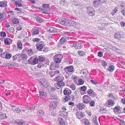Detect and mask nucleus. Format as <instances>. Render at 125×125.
<instances>
[{
  "instance_id": "f257e3e1",
  "label": "nucleus",
  "mask_w": 125,
  "mask_h": 125,
  "mask_svg": "<svg viewBox=\"0 0 125 125\" xmlns=\"http://www.w3.org/2000/svg\"><path fill=\"white\" fill-rule=\"evenodd\" d=\"M63 71L64 72V73L66 74L69 76L75 71V69L73 66L70 65L65 67L63 69Z\"/></svg>"
},
{
  "instance_id": "f03ea898",
  "label": "nucleus",
  "mask_w": 125,
  "mask_h": 125,
  "mask_svg": "<svg viewBox=\"0 0 125 125\" xmlns=\"http://www.w3.org/2000/svg\"><path fill=\"white\" fill-rule=\"evenodd\" d=\"M63 93L65 95L64 97V99L65 100V102L67 101L70 99L69 95L71 94V91L70 90L67 88L64 90Z\"/></svg>"
},
{
  "instance_id": "7ed1b4c3",
  "label": "nucleus",
  "mask_w": 125,
  "mask_h": 125,
  "mask_svg": "<svg viewBox=\"0 0 125 125\" xmlns=\"http://www.w3.org/2000/svg\"><path fill=\"white\" fill-rule=\"evenodd\" d=\"M64 79V78L63 75L61 74H60L55 78L54 80L57 81L58 82H59L60 84L62 83V85H65Z\"/></svg>"
},
{
  "instance_id": "20e7f679",
  "label": "nucleus",
  "mask_w": 125,
  "mask_h": 125,
  "mask_svg": "<svg viewBox=\"0 0 125 125\" xmlns=\"http://www.w3.org/2000/svg\"><path fill=\"white\" fill-rule=\"evenodd\" d=\"M49 4H44L42 5L41 9L42 10V13L45 14H47L49 11Z\"/></svg>"
},
{
  "instance_id": "39448f33",
  "label": "nucleus",
  "mask_w": 125,
  "mask_h": 125,
  "mask_svg": "<svg viewBox=\"0 0 125 125\" xmlns=\"http://www.w3.org/2000/svg\"><path fill=\"white\" fill-rule=\"evenodd\" d=\"M63 56L62 54H57L55 55L54 57V62L56 63H59L61 62V60L63 58Z\"/></svg>"
},
{
  "instance_id": "423d86ee",
  "label": "nucleus",
  "mask_w": 125,
  "mask_h": 125,
  "mask_svg": "<svg viewBox=\"0 0 125 125\" xmlns=\"http://www.w3.org/2000/svg\"><path fill=\"white\" fill-rule=\"evenodd\" d=\"M37 49L40 51L45 52V45L43 42L39 43L36 45Z\"/></svg>"
},
{
  "instance_id": "0eeeda50",
  "label": "nucleus",
  "mask_w": 125,
  "mask_h": 125,
  "mask_svg": "<svg viewBox=\"0 0 125 125\" xmlns=\"http://www.w3.org/2000/svg\"><path fill=\"white\" fill-rule=\"evenodd\" d=\"M87 12L89 15L92 16L95 14V11L94 9L91 6H88L86 7Z\"/></svg>"
},
{
  "instance_id": "6e6552de",
  "label": "nucleus",
  "mask_w": 125,
  "mask_h": 125,
  "mask_svg": "<svg viewBox=\"0 0 125 125\" xmlns=\"http://www.w3.org/2000/svg\"><path fill=\"white\" fill-rule=\"evenodd\" d=\"M123 32H116L115 34L114 37L116 39L118 40H120L123 38Z\"/></svg>"
},
{
  "instance_id": "1a4fd4ad",
  "label": "nucleus",
  "mask_w": 125,
  "mask_h": 125,
  "mask_svg": "<svg viewBox=\"0 0 125 125\" xmlns=\"http://www.w3.org/2000/svg\"><path fill=\"white\" fill-rule=\"evenodd\" d=\"M83 102L84 103H89L91 100V98L87 95H84L83 97Z\"/></svg>"
},
{
  "instance_id": "9d476101",
  "label": "nucleus",
  "mask_w": 125,
  "mask_h": 125,
  "mask_svg": "<svg viewBox=\"0 0 125 125\" xmlns=\"http://www.w3.org/2000/svg\"><path fill=\"white\" fill-rule=\"evenodd\" d=\"M18 125H28L25 121L22 119H17L14 121Z\"/></svg>"
},
{
  "instance_id": "9b49d317",
  "label": "nucleus",
  "mask_w": 125,
  "mask_h": 125,
  "mask_svg": "<svg viewBox=\"0 0 125 125\" xmlns=\"http://www.w3.org/2000/svg\"><path fill=\"white\" fill-rule=\"evenodd\" d=\"M59 67V65L58 64H53L50 65L49 68L50 70H53L58 69Z\"/></svg>"
},
{
  "instance_id": "f8f14e48",
  "label": "nucleus",
  "mask_w": 125,
  "mask_h": 125,
  "mask_svg": "<svg viewBox=\"0 0 125 125\" xmlns=\"http://www.w3.org/2000/svg\"><path fill=\"white\" fill-rule=\"evenodd\" d=\"M39 84L41 86H42L44 87H46V86L48 84L46 82V80L44 79H43L39 82Z\"/></svg>"
},
{
  "instance_id": "ddd939ff",
  "label": "nucleus",
  "mask_w": 125,
  "mask_h": 125,
  "mask_svg": "<svg viewBox=\"0 0 125 125\" xmlns=\"http://www.w3.org/2000/svg\"><path fill=\"white\" fill-rule=\"evenodd\" d=\"M57 105L56 103L54 102H51L49 105V109H54L56 107Z\"/></svg>"
},
{
  "instance_id": "4468645a",
  "label": "nucleus",
  "mask_w": 125,
  "mask_h": 125,
  "mask_svg": "<svg viewBox=\"0 0 125 125\" xmlns=\"http://www.w3.org/2000/svg\"><path fill=\"white\" fill-rule=\"evenodd\" d=\"M31 34L32 36H35L36 35L39 34V30L36 29H33L31 31Z\"/></svg>"
},
{
  "instance_id": "2eb2a0df",
  "label": "nucleus",
  "mask_w": 125,
  "mask_h": 125,
  "mask_svg": "<svg viewBox=\"0 0 125 125\" xmlns=\"http://www.w3.org/2000/svg\"><path fill=\"white\" fill-rule=\"evenodd\" d=\"M4 40V42L6 45H10L12 43V41L10 38L5 39Z\"/></svg>"
},
{
  "instance_id": "dca6fc26",
  "label": "nucleus",
  "mask_w": 125,
  "mask_h": 125,
  "mask_svg": "<svg viewBox=\"0 0 125 125\" xmlns=\"http://www.w3.org/2000/svg\"><path fill=\"white\" fill-rule=\"evenodd\" d=\"M50 99L54 100V101L55 102V101H56V100L57 99V97L56 94L54 93H53L50 94Z\"/></svg>"
},
{
  "instance_id": "f3484780",
  "label": "nucleus",
  "mask_w": 125,
  "mask_h": 125,
  "mask_svg": "<svg viewBox=\"0 0 125 125\" xmlns=\"http://www.w3.org/2000/svg\"><path fill=\"white\" fill-rule=\"evenodd\" d=\"M74 23L73 21L67 19L66 20V24L69 26H73Z\"/></svg>"
},
{
  "instance_id": "a211bd4d",
  "label": "nucleus",
  "mask_w": 125,
  "mask_h": 125,
  "mask_svg": "<svg viewBox=\"0 0 125 125\" xmlns=\"http://www.w3.org/2000/svg\"><path fill=\"white\" fill-rule=\"evenodd\" d=\"M39 93L40 94L39 95L41 98H44L47 96L46 93V92L40 91Z\"/></svg>"
},
{
  "instance_id": "6ab92c4d",
  "label": "nucleus",
  "mask_w": 125,
  "mask_h": 125,
  "mask_svg": "<svg viewBox=\"0 0 125 125\" xmlns=\"http://www.w3.org/2000/svg\"><path fill=\"white\" fill-rule=\"evenodd\" d=\"M7 1H0V7H6L7 6Z\"/></svg>"
},
{
  "instance_id": "aec40b11",
  "label": "nucleus",
  "mask_w": 125,
  "mask_h": 125,
  "mask_svg": "<svg viewBox=\"0 0 125 125\" xmlns=\"http://www.w3.org/2000/svg\"><path fill=\"white\" fill-rule=\"evenodd\" d=\"M58 120L60 125H65V122L63 119L61 118H58Z\"/></svg>"
},
{
  "instance_id": "412c9836",
  "label": "nucleus",
  "mask_w": 125,
  "mask_h": 125,
  "mask_svg": "<svg viewBox=\"0 0 125 125\" xmlns=\"http://www.w3.org/2000/svg\"><path fill=\"white\" fill-rule=\"evenodd\" d=\"M77 118L79 119L84 117V115L82 112L78 113H76Z\"/></svg>"
},
{
  "instance_id": "4be33fe9",
  "label": "nucleus",
  "mask_w": 125,
  "mask_h": 125,
  "mask_svg": "<svg viewBox=\"0 0 125 125\" xmlns=\"http://www.w3.org/2000/svg\"><path fill=\"white\" fill-rule=\"evenodd\" d=\"M77 107L79 108V109H82L84 108L85 106L83 103H79L77 105Z\"/></svg>"
},
{
  "instance_id": "5701e85b",
  "label": "nucleus",
  "mask_w": 125,
  "mask_h": 125,
  "mask_svg": "<svg viewBox=\"0 0 125 125\" xmlns=\"http://www.w3.org/2000/svg\"><path fill=\"white\" fill-rule=\"evenodd\" d=\"M46 88L47 90L50 92L54 91L55 90V88L53 87H51L50 86L48 85V84H47V85L46 86Z\"/></svg>"
},
{
  "instance_id": "b1692460",
  "label": "nucleus",
  "mask_w": 125,
  "mask_h": 125,
  "mask_svg": "<svg viewBox=\"0 0 125 125\" xmlns=\"http://www.w3.org/2000/svg\"><path fill=\"white\" fill-rule=\"evenodd\" d=\"M73 46L76 49H79L81 48V44L79 43H77L75 44H73Z\"/></svg>"
},
{
  "instance_id": "393cba45",
  "label": "nucleus",
  "mask_w": 125,
  "mask_h": 125,
  "mask_svg": "<svg viewBox=\"0 0 125 125\" xmlns=\"http://www.w3.org/2000/svg\"><path fill=\"white\" fill-rule=\"evenodd\" d=\"M21 1L20 0H17L15 2V4L17 7H21L22 5L21 4Z\"/></svg>"
},
{
  "instance_id": "a878e982",
  "label": "nucleus",
  "mask_w": 125,
  "mask_h": 125,
  "mask_svg": "<svg viewBox=\"0 0 125 125\" xmlns=\"http://www.w3.org/2000/svg\"><path fill=\"white\" fill-rule=\"evenodd\" d=\"M108 105L111 106L115 104L114 101L111 99H110L108 100Z\"/></svg>"
},
{
  "instance_id": "bb28decb",
  "label": "nucleus",
  "mask_w": 125,
  "mask_h": 125,
  "mask_svg": "<svg viewBox=\"0 0 125 125\" xmlns=\"http://www.w3.org/2000/svg\"><path fill=\"white\" fill-rule=\"evenodd\" d=\"M27 53L28 56H30L32 55L33 52L32 50L31 49H28L27 51Z\"/></svg>"
},
{
  "instance_id": "cd10ccee",
  "label": "nucleus",
  "mask_w": 125,
  "mask_h": 125,
  "mask_svg": "<svg viewBox=\"0 0 125 125\" xmlns=\"http://www.w3.org/2000/svg\"><path fill=\"white\" fill-rule=\"evenodd\" d=\"M81 73L83 75H86L88 73V72L86 69H84L81 71Z\"/></svg>"
},
{
  "instance_id": "c85d7f7f",
  "label": "nucleus",
  "mask_w": 125,
  "mask_h": 125,
  "mask_svg": "<svg viewBox=\"0 0 125 125\" xmlns=\"http://www.w3.org/2000/svg\"><path fill=\"white\" fill-rule=\"evenodd\" d=\"M6 13L4 12H2L0 13V20L4 19L5 18Z\"/></svg>"
},
{
  "instance_id": "c756f323",
  "label": "nucleus",
  "mask_w": 125,
  "mask_h": 125,
  "mask_svg": "<svg viewBox=\"0 0 125 125\" xmlns=\"http://www.w3.org/2000/svg\"><path fill=\"white\" fill-rule=\"evenodd\" d=\"M7 118L6 114H3L1 112H0V119H6Z\"/></svg>"
},
{
  "instance_id": "7c9ffc66",
  "label": "nucleus",
  "mask_w": 125,
  "mask_h": 125,
  "mask_svg": "<svg viewBox=\"0 0 125 125\" xmlns=\"http://www.w3.org/2000/svg\"><path fill=\"white\" fill-rule=\"evenodd\" d=\"M17 45L19 50H21L22 49V44L20 41L18 42Z\"/></svg>"
},
{
  "instance_id": "2f4dec72",
  "label": "nucleus",
  "mask_w": 125,
  "mask_h": 125,
  "mask_svg": "<svg viewBox=\"0 0 125 125\" xmlns=\"http://www.w3.org/2000/svg\"><path fill=\"white\" fill-rule=\"evenodd\" d=\"M62 83L60 84L59 83V82H58L57 83L55 84V86L57 89H59L61 87V86H65V85H62Z\"/></svg>"
},
{
  "instance_id": "473e14b6",
  "label": "nucleus",
  "mask_w": 125,
  "mask_h": 125,
  "mask_svg": "<svg viewBox=\"0 0 125 125\" xmlns=\"http://www.w3.org/2000/svg\"><path fill=\"white\" fill-rule=\"evenodd\" d=\"M49 31L51 32H55L57 31V30L53 28L50 27L49 28Z\"/></svg>"
},
{
  "instance_id": "72a5a7b5",
  "label": "nucleus",
  "mask_w": 125,
  "mask_h": 125,
  "mask_svg": "<svg viewBox=\"0 0 125 125\" xmlns=\"http://www.w3.org/2000/svg\"><path fill=\"white\" fill-rule=\"evenodd\" d=\"M66 20L67 19H65L60 20L59 21V23H60L62 25H63L64 24H65V25H66Z\"/></svg>"
},
{
  "instance_id": "f704fd0d",
  "label": "nucleus",
  "mask_w": 125,
  "mask_h": 125,
  "mask_svg": "<svg viewBox=\"0 0 125 125\" xmlns=\"http://www.w3.org/2000/svg\"><path fill=\"white\" fill-rule=\"evenodd\" d=\"M66 41V39L65 38L62 37L60 40L59 43L62 44L65 42Z\"/></svg>"
},
{
  "instance_id": "c9c22d12",
  "label": "nucleus",
  "mask_w": 125,
  "mask_h": 125,
  "mask_svg": "<svg viewBox=\"0 0 125 125\" xmlns=\"http://www.w3.org/2000/svg\"><path fill=\"white\" fill-rule=\"evenodd\" d=\"M12 23L14 24L18 23L19 22V20L17 18H15L12 21Z\"/></svg>"
},
{
  "instance_id": "e433bc0d",
  "label": "nucleus",
  "mask_w": 125,
  "mask_h": 125,
  "mask_svg": "<svg viewBox=\"0 0 125 125\" xmlns=\"http://www.w3.org/2000/svg\"><path fill=\"white\" fill-rule=\"evenodd\" d=\"M118 11V8L117 7H115L112 10L111 14L113 16Z\"/></svg>"
},
{
  "instance_id": "4c0bfd02",
  "label": "nucleus",
  "mask_w": 125,
  "mask_h": 125,
  "mask_svg": "<svg viewBox=\"0 0 125 125\" xmlns=\"http://www.w3.org/2000/svg\"><path fill=\"white\" fill-rule=\"evenodd\" d=\"M38 59L39 61L41 62H43L45 60V58L42 55L39 56L38 58Z\"/></svg>"
},
{
  "instance_id": "58836bf2",
  "label": "nucleus",
  "mask_w": 125,
  "mask_h": 125,
  "mask_svg": "<svg viewBox=\"0 0 125 125\" xmlns=\"http://www.w3.org/2000/svg\"><path fill=\"white\" fill-rule=\"evenodd\" d=\"M115 69L113 65L110 66L108 68V70L110 72H113Z\"/></svg>"
},
{
  "instance_id": "ea45409f",
  "label": "nucleus",
  "mask_w": 125,
  "mask_h": 125,
  "mask_svg": "<svg viewBox=\"0 0 125 125\" xmlns=\"http://www.w3.org/2000/svg\"><path fill=\"white\" fill-rule=\"evenodd\" d=\"M32 40L33 41L36 42H39L40 40V39L37 38H33L32 39Z\"/></svg>"
},
{
  "instance_id": "a19ab883",
  "label": "nucleus",
  "mask_w": 125,
  "mask_h": 125,
  "mask_svg": "<svg viewBox=\"0 0 125 125\" xmlns=\"http://www.w3.org/2000/svg\"><path fill=\"white\" fill-rule=\"evenodd\" d=\"M79 55L81 56H83L85 54V52L82 51H79L78 52Z\"/></svg>"
},
{
  "instance_id": "79ce46f5",
  "label": "nucleus",
  "mask_w": 125,
  "mask_h": 125,
  "mask_svg": "<svg viewBox=\"0 0 125 125\" xmlns=\"http://www.w3.org/2000/svg\"><path fill=\"white\" fill-rule=\"evenodd\" d=\"M21 58L22 59V60H25L27 59V55L24 54H22L21 55Z\"/></svg>"
},
{
  "instance_id": "37998d69",
  "label": "nucleus",
  "mask_w": 125,
  "mask_h": 125,
  "mask_svg": "<svg viewBox=\"0 0 125 125\" xmlns=\"http://www.w3.org/2000/svg\"><path fill=\"white\" fill-rule=\"evenodd\" d=\"M36 20L39 23H41L43 21L42 18L38 17H37Z\"/></svg>"
},
{
  "instance_id": "c03bdc74",
  "label": "nucleus",
  "mask_w": 125,
  "mask_h": 125,
  "mask_svg": "<svg viewBox=\"0 0 125 125\" xmlns=\"http://www.w3.org/2000/svg\"><path fill=\"white\" fill-rule=\"evenodd\" d=\"M93 121L95 124H97L98 123L97 121V117L95 115H94L93 116Z\"/></svg>"
},
{
  "instance_id": "a18cd8bd",
  "label": "nucleus",
  "mask_w": 125,
  "mask_h": 125,
  "mask_svg": "<svg viewBox=\"0 0 125 125\" xmlns=\"http://www.w3.org/2000/svg\"><path fill=\"white\" fill-rule=\"evenodd\" d=\"M65 0H59L60 4L62 5H64L65 4Z\"/></svg>"
},
{
  "instance_id": "49530a36",
  "label": "nucleus",
  "mask_w": 125,
  "mask_h": 125,
  "mask_svg": "<svg viewBox=\"0 0 125 125\" xmlns=\"http://www.w3.org/2000/svg\"><path fill=\"white\" fill-rule=\"evenodd\" d=\"M84 124L85 125H91V123L88 119L85 120Z\"/></svg>"
},
{
  "instance_id": "de8ad7c7",
  "label": "nucleus",
  "mask_w": 125,
  "mask_h": 125,
  "mask_svg": "<svg viewBox=\"0 0 125 125\" xmlns=\"http://www.w3.org/2000/svg\"><path fill=\"white\" fill-rule=\"evenodd\" d=\"M80 90H81L85 92L86 90V88L85 86H83L81 87Z\"/></svg>"
},
{
  "instance_id": "09e8293b",
  "label": "nucleus",
  "mask_w": 125,
  "mask_h": 125,
  "mask_svg": "<svg viewBox=\"0 0 125 125\" xmlns=\"http://www.w3.org/2000/svg\"><path fill=\"white\" fill-rule=\"evenodd\" d=\"M11 55L9 53H6L5 58L7 59H10L11 57Z\"/></svg>"
},
{
  "instance_id": "8fccbe9b",
  "label": "nucleus",
  "mask_w": 125,
  "mask_h": 125,
  "mask_svg": "<svg viewBox=\"0 0 125 125\" xmlns=\"http://www.w3.org/2000/svg\"><path fill=\"white\" fill-rule=\"evenodd\" d=\"M43 113L42 110H39V111L37 112V114L38 115L41 116V115H42Z\"/></svg>"
},
{
  "instance_id": "3c124183",
  "label": "nucleus",
  "mask_w": 125,
  "mask_h": 125,
  "mask_svg": "<svg viewBox=\"0 0 125 125\" xmlns=\"http://www.w3.org/2000/svg\"><path fill=\"white\" fill-rule=\"evenodd\" d=\"M101 62L102 63V65L103 66L105 67L107 66V63L105 61L102 60Z\"/></svg>"
},
{
  "instance_id": "603ef678",
  "label": "nucleus",
  "mask_w": 125,
  "mask_h": 125,
  "mask_svg": "<svg viewBox=\"0 0 125 125\" xmlns=\"http://www.w3.org/2000/svg\"><path fill=\"white\" fill-rule=\"evenodd\" d=\"M70 87L73 90H75L76 88L75 85L74 84H72L70 85Z\"/></svg>"
},
{
  "instance_id": "864d4df0",
  "label": "nucleus",
  "mask_w": 125,
  "mask_h": 125,
  "mask_svg": "<svg viewBox=\"0 0 125 125\" xmlns=\"http://www.w3.org/2000/svg\"><path fill=\"white\" fill-rule=\"evenodd\" d=\"M0 36L2 37H5L6 36V34L5 32L4 31L1 32L0 34Z\"/></svg>"
},
{
  "instance_id": "5fc2aeb1",
  "label": "nucleus",
  "mask_w": 125,
  "mask_h": 125,
  "mask_svg": "<svg viewBox=\"0 0 125 125\" xmlns=\"http://www.w3.org/2000/svg\"><path fill=\"white\" fill-rule=\"evenodd\" d=\"M38 59L36 58H35L33 61V64H35L38 63Z\"/></svg>"
},
{
  "instance_id": "6e6d98bb",
  "label": "nucleus",
  "mask_w": 125,
  "mask_h": 125,
  "mask_svg": "<svg viewBox=\"0 0 125 125\" xmlns=\"http://www.w3.org/2000/svg\"><path fill=\"white\" fill-rule=\"evenodd\" d=\"M87 92L88 94L91 96V94H93V91L90 89H89L87 90Z\"/></svg>"
},
{
  "instance_id": "4d7b16f0",
  "label": "nucleus",
  "mask_w": 125,
  "mask_h": 125,
  "mask_svg": "<svg viewBox=\"0 0 125 125\" xmlns=\"http://www.w3.org/2000/svg\"><path fill=\"white\" fill-rule=\"evenodd\" d=\"M78 83L79 85H82L84 83V81L82 79H80L78 80Z\"/></svg>"
},
{
  "instance_id": "13d9d810",
  "label": "nucleus",
  "mask_w": 125,
  "mask_h": 125,
  "mask_svg": "<svg viewBox=\"0 0 125 125\" xmlns=\"http://www.w3.org/2000/svg\"><path fill=\"white\" fill-rule=\"evenodd\" d=\"M35 106H34V107H27L26 108V107H25V108H24V107H23V108H21L22 109H24L25 108V109H28V110H29V109H34L35 108Z\"/></svg>"
},
{
  "instance_id": "bf43d9fd",
  "label": "nucleus",
  "mask_w": 125,
  "mask_h": 125,
  "mask_svg": "<svg viewBox=\"0 0 125 125\" xmlns=\"http://www.w3.org/2000/svg\"><path fill=\"white\" fill-rule=\"evenodd\" d=\"M16 29L18 31H20L22 30V28L20 25H18L16 26Z\"/></svg>"
},
{
  "instance_id": "052dcab7",
  "label": "nucleus",
  "mask_w": 125,
  "mask_h": 125,
  "mask_svg": "<svg viewBox=\"0 0 125 125\" xmlns=\"http://www.w3.org/2000/svg\"><path fill=\"white\" fill-rule=\"evenodd\" d=\"M49 74H50V75L51 77H52L55 76L54 72L52 71L50 72L49 73Z\"/></svg>"
},
{
  "instance_id": "680f3d73",
  "label": "nucleus",
  "mask_w": 125,
  "mask_h": 125,
  "mask_svg": "<svg viewBox=\"0 0 125 125\" xmlns=\"http://www.w3.org/2000/svg\"><path fill=\"white\" fill-rule=\"evenodd\" d=\"M97 54L98 56L100 57H101L103 56V53L101 51L98 52Z\"/></svg>"
},
{
  "instance_id": "e2e57ef3",
  "label": "nucleus",
  "mask_w": 125,
  "mask_h": 125,
  "mask_svg": "<svg viewBox=\"0 0 125 125\" xmlns=\"http://www.w3.org/2000/svg\"><path fill=\"white\" fill-rule=\"evenodd\" d=\"M89 104L90 106H93L94 105V101H91L90 103Z\"/></svg>"
},
{
  "instance_id": "0e129e2a",
  "label": "nucleus",
  "mask_w": 125,
  "mask_h": 125,
  "mask_svg": "<svg viewBox=\"0 0 125 125\" xmlns=\"http://www.w3.org/2000/svg\"><path fill=\"white\" fill-rule=\"evenodd\" d=\"M43 65L42 63H39L37 66V67L38 68H40L42 67H43Z\"/></svg>"
},
{
  "instance_id": "69168bd1",
  "label": "nucleus",
  "mask_w": 125,
  "mask_h": 125,
  "mask_svg": "<svg viewBox=\"0 0 125 125\" xmlns=\"http://www.w3.org/2000/svg\"><path fill=\"white\" fill-rule=\"evenodd\" d=\"M107 96L111 99H113L114 98L113 95L110 93L108 94Z\"/></svg>"
},
{
  "instance_id": "338daca9",
  "label": "nucleus",
  "mask_w": 125,
  "mask_h": 125,
  "mask_svg": "<svg viewBox=\"0 0 125 125\" xmlns=\"http://www.w3.org/2000/svg\"><path fill=\"white\" fill-rule=\"evenodd\" d=\"M6 53L5 52H4L3 53H2L1 54H0V57L2 58H4L5 57V55H6Z\"/></svg>"
},
{
  "instance_id": "774afa93",
  "label": "nucleus",
  "mask_w": 125,
  "mask_h": 125,
  "mask_svg": "<svg viewBox=\"0 0 125 125\" xmlns=\"http://www.w3.org/2000/svg\"><path fill=\"white\" fill-rule=\"evenodd\" d=\"M62 115H63L66 116L67 115V113L65 111H62L61 112V113Z\"/></svg>"
}]
</instances>
